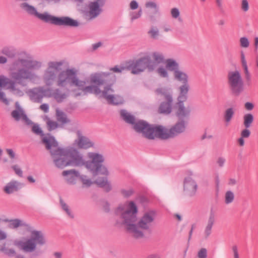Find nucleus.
I'll use <instances>...</instances> for the list:
<instances>
[{"mask_svg":"<svg viewBox=\"0 0 258 258\" xmlns=\"http://www.w3.org/2000/svg\"><path fill=\"white\" fill-rule=\"evenodd\" d=\"M62 61H49L44 71L43 80L46 86H51L54 83L57 86L65 87L68 85L75 86L85 94L93 93L104 98L109 104H122L123 98L118 95H114L112 85L115 81V76L112 73H98L92 74L90 82L92 85L86 86V82L80 80L77 76V71L73 69H68L57 74L62 66Z\"/></svg>","mask_w":258,"mask_h":258,"instance_id":"f257e3e1","label":"nucleus"},{"mask_svg":"<svg viewBox=\"0 0 258 258\" xmlns=\"http://www.w3.org/2000/svg\"><path fill=\"white\" fill-rule=\"evenodd\" d=\"M138 213V207L133 201L119 204L114 210V225L118 227L124 226L136 238L144 237L143 231L151 230L156 217V212L154 210L146 211L137 221Z\"/></svg>","mask_w":258,"mask_h":258,"instance_id":"f03ea898","label":"nucleus"},{"mask_svg":"<svg viewBox=\"0 0 258 258\" xmlns=\"http://www.w3.org/2000/svg\"><path fill=\"white\" fill-rule=\"evenodd\" d=\"M155 93L157 95H160L163 98V100L158 107V112L165 115H169L172 112H174L179 120L169 130L165 128L161 125H153L152 134L153 137L150 140H153L155 138L166 140L174 138L183 133L185 131L187 124L185 119L188 118L191 112L189 107H186L189 111L187 115L178 116L174 108L175 106V101L172 91L170 89L161 87L156 89L155 90Z\"/></svg>","mask_w":258,"mask_h":258,"instance_id":"7ed1b4c3","label":"nucleus"},{"mask_svg":"<svg viewBox=\"0 0 258 258\" xmlns=\"http://www.w3.org/2000/svg\"><path fill=\"white\" fill-rule=\"evenodd\" d=\"M41 66L40 61L19 57L11 65L10 76L18 84L25 87L27 81H31L37 78V75L31 70L38 69Z\"/></svg>","mask_w":258,"mask_h":258,"instance_id":"20e7f679","label":"nucleus"},{"mask_svg":"<svg viewBox=\"0 0 258 258\" xmlns=\"http://www.w3.org/2000/svg\"><path fill=\"white\" fill-rule=\"evenodd\" d=\"M20 7L29 15L33 16L45 23H50L58 26L69 27H78L79 25L77 21L69 17H57L50 15L47 12H44L42 14L39 13L34 6L30 5L26 2L21 3Z\"/></svg>","mask_w":258,"mask_h":258,"instance_id":"39448f33","label":"nucleus"},{"mask_svg":"<svg viewBox=\"0 0 258 258\" xmlns=\"http://www.w3.org/2000/svg\"><path fill=\"white\" fill-rule=\"evenodd\" d=\"M174 77L175 80L182 83L178 87L179 94L174 108L178 116H186L189 112V109L186 107L184 103L187 99V95L190 89L188 76L185 72L178 70L174 73Z\"/></svg>","mask_w":258,"mask_h":258,"instance_id":"423d86ee","label":"nucleus"},{"mask_svg":"<svg viewBox=\"0 0 258 258\" xmlns=\"http://www.w3.org/2000/svg\"><path fill=\"white\" fill-rule=\"evenodd\" d=\"M42 143L50 151L55 166L60 169L70 166L67 148H58V143L52 136L44 137Z\"/></svg>","mask_w":258,"mask_h":258,"instance_id":"0eeeda50","label":"nucleus"},{"mask_svg":"<svg viewBox=\"0 0 258 258\" xmlns=\"http://www.w3.org/2000/svg\"><path fill=\"white\" fill-rule=\"evenodd\" d=\"M45 237L40 231L32 230L31 231L30 237H23L20 240H16L14 244L20 250L26 253H34V255L38 256L40 251H36L37 246H42L46 244Z\"/></svg>","mask_w":258,"mask_h":258,"instance_id":"6e6552de","label":"nucleus"},{"mask_svg":"<svg viewBox=\"0 0 258 258\" xmlns=\"http://www.w3.org/2000/svg\"><path fill=\"white\" fill-rule=\"evenodd\" d=\"M120 117L126 123L132 124L133 128L138 133H142L146 138H153L152 134L153 125L143 120H137L135 116L125 109L120 111Z\"/></svg>","mask_w":258,"mask_h":258,"instance_id":"1a4fd4ad","label":"nucleus"},{"mask_svg":"<svg viewBox=\"0 0 258 258\" xmlns=\"http://www.w3.org/2000/svg\"><path fill=\"white\" fill-rule=\"evenodd\" d=\"M87 155L90 160L86 161L85 166L92 173L93 176H96L98 174L105 175L108 174L107 168L103 165L105 159L102 154L95 152H89Z\"/></svg>","mask_w":258,"mask_h":258,"instance_id":"9d476101","label":"nucleus"},{"mask_svg":"<svg viewBox=\"0 0 258 258\" xmlns=\"http://www.w3.org/2000/svg\"><path fill=\"white\" fill-rule=\"evenodd\" d=\"M227 84L231 93L238 96L244 90L243 81L240 72L237 71L229 72Z\"/></svg>","mask_w":258,"mask_h":258,"instance_id":"9b49d317","label":"nucleus"},{"mask_svg":"<svg viewBox=\"0 0 258 258\" xmlns=\"http://www.w3.org/2000/svg\"><path fill=\"white\" fill-rule=\"evenodd\" d=\"M150 61V56L146 55L139 59L128 63V70L133 74L137 75L147 69L148 72L154 71V66Z\"/></svg>","mask_w":258,"mask_h":258,"instance_id":"f8f14e48","label":"nucleus"},{"mask_svg":"<svg viewBox=\"0 0 258 258\" xmlns=\"http://www.w3.org/2000/svg\"><path fill=\"white\" fill-rule=\"evenodd\" d=\"M70 166H85L86 161L83 154L77 149L73 147L67 148Z\"/></svg>","mask_w":258,"mask_h":258,"instance_id":"ddd939ff","label":"nucleus"},{"mask_svg":"<svg viewBox=\"0 0 258 258\" xmlns=\"http://www.w3.org/2000/svg\"><path fill=\"white\" fill-rule=\"evenodd\" d=\"M198 185L194 177L190 175L185 177L183 181V194L188 197H193L196 196Z\"/></svg>","mask_w":258,"mask_h":258,"instance_id":"4468645a","label":"nucleus"},{"mask_svg":"<svg viewBox=\"0 0 258 258\" xmlns=\"http://www.w3.org/2000/svg\"><path fill=\"white\" fill-rule=\"evenodd\" d=\"M0 86L7 87L13 94L18 96L24 94V91L19 88L16 82L4 76H0Z\"/></svg>","mask_w":258,"mask_h":258,"instance_id":"2eb2a0df","label":"nucleus"},{"mask_svg":"<svg viewBox=\"0 0 258 258\" xmlns=\"http://www.w3.org/2000/svg\"><path fill=\"white\" fill-rule=\"evenodd\" d=\"M48 88L43 87L33 88L29 91V96L32 100L35 102H41L44 97H48Z\"/></svg>","mask_w":258,"mask_h":258,"instance_id":"dca6fc26","label":"nucleus"},{"mask_svg":"<svg viewBox=\"0 0 258 258\" xmlns=\"http://www.w3.org/2000/svg\"><path fill=\"white\" fill-rule=\"evenodd\" d=\"M76 134L77 139L74 143L79 149H87L94 146V143L88 137L83 136L81 131H77Z\"/></svg>","mask_w":258,"mask_h":258,"instance_id":"f3484780","label":"nucleus"},{"mask_svg":"<svg viewBox=\"0 0 258 258\" xmlns=\"http://www.w3.org/2000/svg\"><path fill=\"white\" fill-rule=\"evenodd\" d=\"M11 116L16 121H18L22 120L28 124L31 123V121L25 114L24 110L18 102L15 103V109L12 111Z\"/></svg>","mask_w":258,"mask_h":258,"instance_id":"a211bd4d","label":"nucleus"},{"mask_svg":"<svg viewBox=\"0 0 258 258\" xmlns=\"http://www.w3.org/2000/svg\"><path fill=\"white\" fill-rule=\"evenodd\" d=\"M48 97H53L58 103L63 101L69 96V90L67 92H63L59 88L53 89L48 88Z\"/></svg>","mask_w":258,"mask_h":258,"instance_id":"6ab92c4d","label":"nucleus"},{"mask_svg":"<svg viewBox=\"0 0 258 258\" xmlns=\"http://www.w3.org/2000/svg\"><path fill=\"white\" fill-rule=\"evenodd\" d=\"M216 215L214 211L211 210L208 221L204 228L203 235L205 239L208 238L212 233V228L215 223Z\"/></svg>","mask_w":258,"mask_h":258,"instance_id":"aec40b11","label":"nucleus"},{"mask_svg":"<svg viewBox=\"0 0 258 258\" xmlns=\"http://www.w3.org/2000/svg\"><path fill=\"white\" fill-rule=\"evenodd\" d=\"M101 3L96 1L91 2L89 4V14L90 18L94 19L97 17L102 11Z\"/></svg>","mask_w":258,"mask_h":258,"instance_id":"412c9836","label":"nucleus"},{"mask_svg":"<svg viewBox=\"0 0 258 258\" xmlns=\"http://www.w3.org/2000/svg\"><path fill=\"white\" fill-rule=\"evenodd\" d=\"M69 174H74L77 177H79L83 184L86 187H89L93 183L90 179L87 178V176L86 175H80L79 171L75 169L64 170L62 172V175H67Z\"/></svg>","mask_w":258,"mask_h":258,"instance_id":"4be33fe9","label":"nucleus"},{"mask_svg":"<svg viewBox=\"0 0 258 258\" xmlns=\"http://www.w3.org/2000/svg\"><path fill=\"white\" fill-rule=\"evenodd\" d=\"M165 60L163 53L160 52H153L151 54V57L150 56V61L153 63L154 71L155 70L159 64L164 63Z\"/></svg>","mask_w":258,"mask_h":258,"instance_id":"5701e85b","label":"nucleus"},{"mask_svg":"<svg viewBox=\"0 0 258 258\" xmlns=\"http://www.w3.org/2000/svg\"><path fill=\"white\" fill-rule=\"evenodd\" d=\"M21 184L16 180H12L4 187V191L7 194H11L17 191L21 187Z\"/></svg>","mask_w":258,"mask_h":258,"instance_id":"b1692460","label":"nucleus"},{"mask_svg":"<svg viewBox=\"0 0 258 258\" xmlns=\"http://www.w3.org/2000/svg\"><path fill=\"white\" fill-rule=\"evenodd\" d=\"M164 63L166 68L169 71L173 72L174 73L179 70V64L173 59H167L165 60Z\"/></svg>","mask_w":258,"mask_h":258,"instance_id":"393cba45","label":"nucleus"},{"mask_svg":"<svg viewBox=\"0 0 258 258\" xmlns=\"http://www.w3.org/2000/svg\"><path fill=\"white\" fill-rule=\"evenodd\" d=\"M56 115L57 121L62 125L69 123L71 122V120L68 117L67 115L61 111L57 110Z\"/></svg>","mask_w":258,"mask_h":258,"instance_id":"a878e982","label":"nucleus"},{"mask_svg":"<svg viewBox=\"0 0 258 258\" xmlns=\"http://www.w3.org/2000/svg\"><path fill=\"white\" fill-rule=\"evenodd\" d=\"M6 222H8L9 223V227L10 228L13 229H16L20 226H24V227H28L29 225L24 222L23 221L18 219H15L13 220H6Z\"/></svg>","mask_w":258,"mask_h":258,"instance_id":"bb28decb","label":"nucleus"},{"mask_svg":"<svg viewBox=\"0 0 258 258\" xmlns=\"http://www.w3.org/2000/svg\"><path fill=\"white\" fill-rule=\"evenodd\" d=\"M95 183L100 187L104 188L107 192L109 191L111 189V186L108 182L106 178L98 179L95 181Z\"/></svg>","mask_w":258,"mask_h":258,"instance_id":"cd10ccee","label":"nucleus"},{"mask_svg":"<svg viewBox=\"0 0 258 258\" xmlns=\"http://www.w3.org/2000/svg\"><path fill=\"white\" fill-rule=\"evenodd\" d=\"M149 37L153 40H158L160 36L158 28L156 26H152L147 32Z\"/></svg>","mask_w":258,"mask_h":258,"instance_id":"c85d7f7f","label":"nucleus"},{"mask_svg":"<svg viewBox=\"0 0 258 258\" xmlns=\"http://www.w3.org/2000/svg\"><path fill=\"white\" fill-rule=\"evenodd\" d=\"M2 53L9 58H14L16 54V50L12 47H5L2 50Z\"/></svg>","mask_w":258,"mask_h":258,"instance_id":"c756f323","label":"nucleus"},{"mask_svg":"<svg viewBox=\"0 0 258 258\" xmlns=\"http://www.w3.org/2000/svg\"><path fill=\"white\" fill-rule=\"evenodd\" d=\"M234 112L235 110L232 107L226 109L224 113V119L226 122L229 123L231 120L234 116Z\"/></svg>","mask_w":258,"mask_h":258,"instance_id":"7c9ffc66","label":"nucleus"},{"mask_svg":"<svg viewBox=\"0 0 258 258\" xmlns=\"http://www.w3.org/2000/svg\"><path fill=\"white\" fill-rule=\"evenodd\" d=\"M253 116L252 114L247 113L243 116V124L245 128H249L253 121Z\"/></svg>","mask_w":258,"mask_h":258,"instance_id":"2f4dec72","label":"nucleus"},{"mask_svg":"<svg viewBox=\"0 0 258 258\" xmlns=\"http://www.w3.org/2000/svg\"><path fill=\"white\" fill-rule=\"evenodd\" d=\"M46 123L47 129L49 132L54 130L59 126L56 121L52 120L49 118H46Z\"/></svg>","mask_w":258,"mask_h":258,"instance_id":"473e14b6","label":"nucleus"},{"mask_svg":"<svg viewBox=\"0 0 258 258\" xmlns=\"http://www.w3.org/2000/svg\"><path fill=\"white\" fill-rule=\"evenodd\" d=\"M167 69L163 66H160L157 69H156V72L157 74L161 78H168L169 77L168 73L167 72Z\"/></svg>","mask_w":258,"mask_h":258,"instance_id":"72a5a7b5","label":"nucleus"},{"mask_svg":"<svg viewBox=\"0 0 258 258\" xmlns=\"http://www.w3.org/2000/svg\"><path fill=\"white\" fill-rule=\"evenodd\" d=\"M110 71L116 73H122L128 70V63L125 66H115L110 69Z\"/></svg>","mask_w":258,"mask_h":258,"instance_id":"f704fd0d","label":"nucleus"},{"mask_svg":"<svg viewBox=\"0 0 258 258\" xmlns=\"http://www.w3.org/2000/svg\"><path fill=\"white\" fill-rule=\"evenodd\" d=\"M60 204L61 207V208L63 211H64L68 216L71 218H74V215L72 213L69 206L64 203V202L61 199H60Z\"/></svg>","mask_w":258,"mask_h":258,"instance_id":"c9c22d12","label":"nucleus"},{"mask_svg":"<svg viewBox=\"0 0 258 258\" xmlns=\"http://www.w3.org/2000/svg\"><path fill=\"white\" fill-rule=\"evenodd\" d=\"M234 199V195L233 192L230 190L226 192L225 195V203L226 204H229L233 202Z\"/></svg>","mask_w":258,"mask_h":258,"instance_id":"e433bc0d","label":"nucleus"},{"mask_svg":"<svg viewBox=\"0 0 258 258\" xmlns=\"http://www.w3.org/2000/svg\"><path fill=\"white\" fill-rule=\"evenodd\" d=\"M120 192L123 198H128L134 194V190L132 188L127 189L123 188L120 190Z\"/></svg>","mask_w":258,"mask_h":258,"instance_id":"4c0bfd02","label":"nucleus"},{"mask_svg":"<svg viewBox=\"0 0 258 258\" xmlns=\"http://www.w3.org/2000/svg\"><path fill=\"white\" fill-rule=\"evenodd\" d=\"M145 7L147 8L153 9L155 13H158L159 11V7L157 4L154 2L149 1L145 4Z\"/></svg>","mask_w":258,"mask_h":258,"instance_id":"58836bf2","label":"nucleus"},{"mask_svg":"<svg viewBox=\"0 0 258 258\" xmlns=\"http://www.w3.org/2000/svg\"><path fill=\"white\" fill-rule=\"evenodd\" d=\"M171 15L173 19H177L179 22H182V19L179 17L180 12L178 9L176 8H172L171 10Z\"/></svg>","mask_w":258,"mask_h":258,"instance_id":"ea45409f","label":"nucleus"},{"mask_svg":"<svg viewBox=\"0 0 258 258\" xmlns=\"http://www.w3.org/2000/svg\"><path fill=\"white\" fill-rule=\"evenodd\" d=\"M2 252L9 256H16V255H17L14 249L6 248L5 245L2 249Z\"/></svg>","mask_w":258,"mask_h":258,"instance_id":"a19ab883","label":"nucleus"},{"mask_svg":"<svg viewBox=\"0 0 258 258\" xmlns=\"http://www.w3.org/2000/svg\"><path fill=\"white\" fill-rule=\"evenodd\" d=\"M66 177L67 182L71 184H74L76 183V175L74 174H68L67 175H62Z\"/></svg>","mask_w":258,"mask_h":258,"instance_id":"79ce46f5","label":"nucleus"},{"mask_svg":"<svg viewBox=\"0 0 258 258\" xmlns=\"http://www.w3.org/2000/svg\"><path fill=\"white\" fill-rule=\"evenodd\" d=\"M240 45L243 48H247L249 45V41L246 37H241L239 39Z\"/></svg>","mask_w":258,"mask_h":258,"instance_id":"37998d69","label":"nucleus"},{"mask_svg":"<svg viewBox=\"0 0 258 258\" xmlns=\"http://www.w3.org/2000/svg\"><path fill=\"white\" fill-rule=\"evenodd\" d=\"M32 131L37 135H40L41 136H43L44 135L42 130L38 125H33L32 127Z\"/></svg>","mask_w":258,"mask_h":258,"instance_id":"c03bdc74","label":"nucleus"},{"mask_svg":"<svg viewBox=\"0 0 258 258\" xmlns=\"http://www.w3.org/2000/svg\"><path fill=\"white\" fill-rule=\"evenodd\" d=\"M197 256L198 258H207V250L205 248H202L198 251Z\"/></svg>","mask_w":258,"mask_h":258,"instance_id":"a18cd8bd","label":"nucleus"},{"mask_svg":"<svg viewBox=\"0 0 258 258\" xmlns=\"http://www.w3.org/2000/svg\"><path fill=\"white\" fill-rule=\"evenodd\" d=\"M5 86H0V101L6 105H8L9 101L6 97L5 93L1 91V88Z\"/></svg>","mask_w":258,"mask_h":258,"instance_id":"49530a36","label":"nucleus"},{"mask_svg":"<svg viewBox=\"0 0 258 258\" xmlns=\"http://www.w3.org/2000/svg\"><path fill=\"white\" fill-rule=\"evenodd\" d=\"M142 14V9H140L138 13L133 12L131 14V21H133L134 20L139 18Z\"/></svg>","mask_w":258,"mask_h":258,"instance_id":"de8ad7c7","label":"nucleus"},{"mask_svg":"<svg viewBox=\"0 0 258 258\" xmlns=\"http://www.w3.org/2000/svg\"><path fill=\"white\" fill-rule=\"evenodd\" d=\"M13 169L15 171V173L19 176L20 177L23 176V172L20 168L17 165H15L12 166Z\"/></svg>","mask_w":258,"mask_h":258,"instance_id":"09e8293b","label":"nucleus"},{"mask_svg":"<svg viewBox=\"0 0 258 258\" xmlns=\"http://www.w3.org/2000/svg\"><path fill=\"white\" fill-rule=\"evenodd\" d=\"M241 9L244 12H247L249 9V5L247 0H242Z\"/></svg>","mask_w":258,"mask_h":258,"instance_id":"8fccbe9b","label":"nucleus"},{"mask_svg":"<svg viewBox=\"0 0 258 258\" xmlns=\"http://www.w3.org/2000/svg\"><path fill=\"white\" fill-rule=\"evenodd\" d=\"M248 128H246L242 130L241 132V137L242 138H247L249 137L250 134V132L249 130L247 129Z\"/></svg>","mask_w":258,"mask_h":258,"instance_id":"3c124183","label":"nucleus"},{"mask_svg":"<svg viewBox=\"0 0 258 258\" xmlns=\"http://www.w3.org/2000/svg\"><path fill=\"white\" fill-rule=\"evenodd\" d=\"M225 161L226 160L224 158L222 157H219L217 160V163L220 167H222L224 166Z\"/></svg>","mask_w":258,"mask_h":258,"instance_id":"603ef678","label":"nucleus"},{"mask_svg":"<svg viewBox=\"0 0 258 258\" xmlns=\"http://www.w3.org/2000/svg\"><path fill=\"white\" fill-rule=\"evenodd\" d=\"M232 249L233 252L234 258H239L237 246L236 245H233L232 247Z\"/></svg>","mask_w":258,"mask_h":258,"instance_id":"864d4df0","label":"nucleus"},{"mask_svg":"<svg viewBox=\"0 0 258 258\" xmlns=\"http://www.w3.org/2000/svg\"><path fill=\"white\" fill-rule=\"evenodd\" d=\"M6 152L8 155L11 159H14L15 158V153L13 150L11 149H7Z\"/></svg>","mask_w":258,"mask_h":258,"instance_id":"5fc2aeb1","label":"nucleus"},{"mask_svg":"<svg viewBox=\"0 0 258 258\" xmlns=\"http://www.w3.org/2000/svg\"><path fill=\"white\" fill-rule=\"evenodd\" d=\"M40 109L44 112L47 113L49 111V106L47 104H42L40 106Z\"/></svg>","mask_w":258,"mask_h":258,"instance_id":"6e6d98bb","label":"nucleus"},{"mask_svg":"<svg viewBox=\"0 0 258 258\" xmlns=\"http://www.w3.org/2000/svg\"><path fill=\"white\" fill-rule=\"evenodd\" d=\"M130 8L132 10H136L139 7L138 3L136 1H132L130 3Z\"/></svg>","mask_w":258,"mask_h":258,"instance_id":"4d7b16f0","label":"nucleus"},{"mask_svg":"<svg viewBox=\"0 0 258 258\" xmlns=\"http://www.w3.org/2000/svg\"><path fill=\"white\" fill-rule=\"evenodd\" d=\"M7 238V234L0 229V240H5Z\"/></svg>","mask_w":258,"mask_h":258,"instance_id":"13d9d810","label":"nucleus"},{"mask_svg":"<svg viewBox=\"0 0 258 258\" xmlns=\"http://www.w3.org/2000/svg\"><path fill=\"white\" fill-rule=\"evenodd\" d=\"M240 57L242 66L247 64V62L245 58V55L243 51L241 52Z\"/></svg>","mask_w":258,"mask_h":258,"instance_id":"bf43d9fd","label":"nucleus"},{"mask_svg":"<svg viewBox=\"0 0 258 258\" xmlns=\"http://www.w3.org/2000/svg\"><path fill=\"white\" fill-rule=\"evenodd\" d=\"M245 108L248 110H251L253 108V105L250 102H246L244 105Z\"/></svg>","mask_w":258,"mask_h":258,"instance_id":"052dcab7","label":"nucleus"},{"mask_svg":"<svg viewBox=\"0 0 258 258\" xmlns=\"http://www.w3.org/2000/svg\"><path fill=\"white\" fill-rule=\"evenodd\" d=\"M245 79L247 82V84L248 86H250L251 85V75L250 74L245 75Z\"/></svg>","mask_w":258,"mask_h":258,"instance_id":"680f3d73","label":"nucleus"},{"mask_svg":"<svg viewBox=\"0 0 258 258\" xmlns=\"http://www.w3.org/2000/svg\"><path fill=\"white\" fill-rule=\"evenodd\" d=\"M146 258H161V255L158 253H153L148 255Z\"/></svg>","mask_w":258,"mask_h":258,"instance_id":"e2e57ef3","label":"nucleus"},{"mask_svg":"<svg viewBox=\"0 0 258 258\" xmlns=\"http://www.w3.org/2000/svg\"><path fill=\"white\" fill-rule=\"evenodd\" d=\"M101 45H102V43L101 42H99L93 44L92 45V49L93 50H95L97 48H98L99 47H100Z\"/></svg>","mask_w":258,"mask_h":258,"instance_id":"0e129e2a","label":"nucleus"},{"mask_svg":"<svg viewBox=\"0 0 258 258\" xmlns=\"http://www.w3.org/2000/svg\"><path fill=\"white\" fill-rule=\"evenodd\" d=\"M237 181L234 178H230L228 181V184L231 186L234 185L236 184Z\"/></svg>","mask_w":258,"mask_h":258,"instance_id":"69168bd1","label":"nucleus"},{"mask_svg":"<svg viewBox=\"0 0 258 258\" xmlns=\"http://www.w3.org/2000/svg\"><path fill=\"white\" fill-rule=\"evenodd\" d=\"M215 3L219 9H221L222 8V0H215Z\"/></svg>","mask_w":258,"mask_h":258,"instance_id":"338daca9","label":"nucleus"},{"mask_svg":"<svg viewBox=\"0 0 258 258\" xmlns=\"http://www.w3.org/2000/svg\"><path fill=\"white\" fill-rule=\"evenodd\" d=\"M53 255L55 258H61L62 254L60 252H55Z\"/></svg>","mask_w":258,"mask_h":258,"instance_id":"774afa93","label":"nucleus"}]
</instances>
